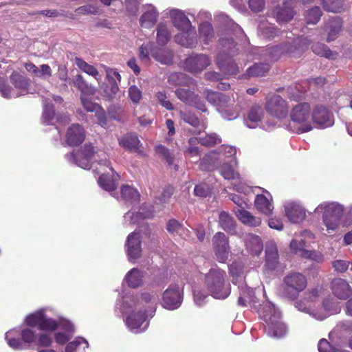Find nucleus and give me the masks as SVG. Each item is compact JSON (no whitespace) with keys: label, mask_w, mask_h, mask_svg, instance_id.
<instances>
[{"label":"nucleus","mask_w":352,"mask_h":352,"mask_svg":"<svg viewBox=\"0 0 352 352\" xmlns=\"http://www.w3.org/2000/svg\"><path fill=\"white\" fill-rule=\"evenodd\" d=\"M85 137L83 128L78 124H72L69 127L66 133V141L71 146L81 144Z\"/></svg>","instance_id":"29"},{"label":"nucleus","mask_w":352,"mask_h":352,"mask_svg":"<svg viewBox=\"0 0 352 352\" xmlns=\"http://www.w3.org/2000/svg\"><path fill=\"white\" fill-rule=\"evenodd\" d=\"M199 38L204 44H208L214 38V34L212 25L203 22L198 27Z\"/></svg>","instance_id":"45"},{"label":"nucleus","mask_w":352,"mask_h":352,"mask_svg":"<svg viewBox=\"0 0 352 352\" xmlns=\"http://www.w3.org/2000/svg\"><path fill=\"white\" fill-rule=\"evenodd\" d=\"M284 212L288 220H304L307 216V210L298 201H287L283 204Z\"/></svg>","instance_id":"21"},{"label":"nucleus","mask_w":352,"mask_h":352,"mask_svg":"<svg viewBox=\"0 0 352 352\" xmlns=\"http://www.w3.org/2000/svg\"><path fill=\"white\" fill-rule=\"evenodd\" d=\"M226 272L218 267H212L204 275L205 285L214 298L223 300L230 294V285L226 281Z\"/></svg>","instance_id":"4"},{"label":"nucleus","mask_w":352,"mask_h":352,"mask_svg":"<svg viewBox=\"0 0 352 352\" xmlns=\"http://www.w3.org/2000/svg\"><path fill=\"white\" fill-rule=\"evenodd\" d=\"M10 79L14 85L17 94H19V96L25 95L28 93V88L30 85L29 79L17 72H13L10 75Z\"/></svg>","instance_id":"36"},{"label":"nucleus","mask_w":352,"mask_h":352,"mask_svg":"<svg viewBox=\"0 0 352 352\" xmlns=\"http://www.w3.org/2000/svg\"><path fill=\"white\" fill-rule=\"evenodd\" d=\"M65 157L68 162L84 169L92 168L97 173H100V170H98L96 164L100 166V169L109 168L111 175L102 174L98 179V184L102 189L110 192L116 189L118 175L113 171L110 162L105 157L100 159V155L95 152L92 145L85 144L78 151L67 154Z\"/></svg>","instance_id":"1"},{"label":"nucleus","mask_w":352,"mask_h":352,"mask_svg":"<svg viewBox=\"0 0 352 352\" xmlns=\"http://www.w3.org/2000/svg\"><path fill=\"white\" fill-rule=\"evenodd\" d=\"M344 206L337 201H324L314 210L317 218L322 220H340L344 216Z\"/></svg>","instance_id":"12"},{"label":"nucleus","mask_w":352,"mask_h":352,"mask_svg":"<svg viewBox=\"0 0 352 352\" xmlns=\"http://www.w3.org/2000/svg\"><path fill=\"white\" fill-rule=\"evenodd\" d=\"M168 83L173 86H187L194 85V80L183 73H173L168 80Z\"/></svg>","instance_id":"43"},{"label":"nucleus","mask_w":352,"mask_h":352,"mask_svg":"<svg viewBox=\"0 0 352 352\" xmlns=\"http://www.w3.org/2000/svg\"><path fill=\"white\" fill-rule=\"evenodd\" d=\"M294 15L291 6L284 5V8L276 10V17L278 23H285L290 21Z\"/></svg>","instance_id":"56"},{"label":"nucleus","mask_w":352,"mask_h":352,"mask_svg":"<svg viewBox=\"0 0 352 352\" xmlns=\"http://www.w3.org/2000/svg\"><path fill=\"white\" fill-rule=\"evenodd\" d=\"M180 115L182 119L185 122L190 124L193 127L198 128L199 131L206 129V123L203 121L201 122L193 113L190 111H181Z\"/></svg>","instance_id":"51"},{"label":"nucleus","mask_w":352,"mask_h":352,"mask_svg":"<svg viewBox=\"0 0 352 352\" xmlns=\"http://www.w3.org/2000/svg\"><path fill=\"white\" fill-rule=\"evenodd\" d=\"M50 308L40 309L33 313L27 315L24 319V323L30 325H36L38 329L50 334L52 332L58 329L63 320L67 318L62 316L56 318L51 317L48 313L52 311Z\"/></svg>","instance_id":"5"},{"label":"nucleus","mask_w":352,"mask_h":352,"mask_svg":"<svg viewBox=\"0 0 352 352\" xmlns=\"http://www.w3.org/2000/svg\"><path fill=\"white\" fill-rule=\"evenodd\" d=\"M265 108L270 116L279 120L287 117V102L279 95L274 94L267 97Z\"/></svg>","instance_id":"15"},{"label":"nucleus","mask_w":352,"mask_h":352,"mask_svg":"<svg viewBox=\"0 0 352 352\" xmlns=\"http://www.w3.org/2000/svg\"><path fill=\"white\" fill-rule=\"evenodd\" d=\"M307 285V280L303 274L289 272L283 278L282 295L287 299L295 300L305 289Z\"/></svg>","instance_id":"9"},{"label":"nucleus","mask_w":352,"mask_h":352,"mask_svg":"<svg viewBox=\"0 0 352 352\" xmlns=\"http://www.w3.org/2000/svg\"><path fill=\"white\" fill-rule=\"evenodd\" d=\"M264 116L265 112L262 106L254 104L248 109L244 118V124L250 129H255L259 125Z\"/></svg>","instance_id":"24"},{"label":"nucleus","mask_w":352,"mask_h":352,"mask_svg":"<svg viewBox=\"0 0 352 352\" xmlns=\"http://www.w3.org/2000/svg\"><path fill=\"white\" fill-rule=\"evenodd\" d=\"M217 111L224 120H233L239 116L240 107L237 105L223 104L218 107Z\"/></svg>","instance_id":"42"},{"label":"nucleus","mask_w":352,"mask_h":352,"mask_svg":"<svg viewBox=\"0 0 352 352\" xmlns=\"http://www.w3.org/2000/svg\"><path fill=\"white\" fill-rule=\"evenodd\" d=\"M116 308L122 314H126L124 320L129 330L133 333H140L145 331L148 327L147 312L144 309H135L134 307L129 308V304H124V300H119L116 303Z\"/></svg>","instance_id":"7"},{"label":"nucleus","mask_w":352,"mask_h":352,"mask_svg":"<svg viewBox=\"0 0 352 352\" xmlns=\"http://www.w3.org/2000/svg\"><path fill=\"white\" fill-rule=\"evenodd\" d=\"M220 43L225 52L217 55V63L219 67L226 74H237L239 72L238 67L230 54V52H232V48L235 47L233 39L231 38H221Z\"/></svg>","instance_id":"10"},{"label":"nucleus","mask_w":352,"mask_h":352,"mask_svg":"<svg viewBox=\"0 0 352 352\" xmlns=\"http://www.w3.org/2000/svg\"><path fill=\"white\" fill-rule=\"evenodd\" d=\"M144 272L136 267L129 270L124 276V280L131 288H137L143 284Z\"/></svg>","instance_id":"38"},{"label":"nucleus","mask_w":352,"mask_h":352,"mask_svg":"<svg viewBox=\"0 0 352 352\" xmlns=\"http://www.w3.org/2000/svg\"><path fill=\"white\" fill-rule=\"evenodd\" d=\"M0 93L2 97L6 99L14 98L19 96L14 87H12L3 78H0Z\"/></svg>","instance_id":"57"},{"label":"nucleus","mask_w":352,"mask_h":352,"mask_svg":"<svg viewBox=\"0 0 352 352\" xmlns=\"http://www.w3.org/2000/svg\"><path fill=\"white\" fill-rule=\"evenodd\" d=\"M19 331L16 329H10L5 334V339L8 345L14 350H23L27 349L23 341L16 338Z\"/></svg>","instance_id":"44"},{"label":"nucleus","mask_w":352,"mask_h":352,"mask_svg":"<svg viewBox=\"0 0 352 352\" xmlns=\"http://www.w3.org/2000/svg\"><path fill=\"white\" fill-rule=\"evenodd\" d=\"M256 311L266 323L265 331L269 336L282 338L287 333V327L281 320L280 312L271 302L266 300Z\"/></svg>","instance_id":"3"},{"label":"nucleus","mask_w":352,"mask_h":352,"mask_svg":"<svg viewBox=\"0 0 352 352\" xmlns=\"http://www.w3.org/2000/svg\"><path fill=\"white\" fill-rule=\"evenodd\" d=\"M155 47L151 42L142 45L139 50L140 58L145 63L148 62L150 55L151 56V52Z\"/></svg>","instance_id":"63"},{"label":"nucleus","mask_w":352,"mask_h":352,"mask_svg":"<svg viewBox=\"0 0 352 352\" xmlns=\"http://www.w3.org/2000/svg\"><path fill=\"white\" fill-rule=\"evenodd\" d=\"M73 85L80 91V96H92L95 94L94 87L89 85L81 75H77L73 80Z\"/></svg>","instance_id":"47"},{"label":"nucleus","mask_w":352,"mask_h":352,"mask_svg":"<svg viewBox=\"0 0 352 352\" xmlns=\"http://www.w3.org/2000/svg\"><path fill=\"white\" fill-rule=\"evenodd\" d=\"M121 197L125 201L135 202L140 199L138 191L129 185H124L121 188Z\"/></svg>","instance_id":"53"},{"label":"nucleus","mask_w":352,"mask_h":352,"mask_svg":"<svg viewBox=\"0 0 352 352\" xmlns=\"http://www.w3.org/2000/svg\"><path fill=\"white\" fill-rule=\"evenodd\" d=\"M332 290L334 295L340 299H346L352 295V289L350 285L342 278H336L333 280Z\"/></svg>","instance_id":"32"},{"label":"nucleus","mask_w":352,"mask_h":352,"mask_svg":"<svg viewBox=\"0 0 352 352\" xmlns=\"http://www.w3.org/2000/svg\"><path fill=\"white\" fill-rule=\"evenodd\" d=\"M268 197L264 195H257L254 199V206L259 212L267 215H270L274 210L272 203V197L269 192Z\"/></svg>","instance_id":"37"},{"label":"nucleus","mask_w":352,"mask_h":352,"mask_svg":"<svg viewBox=\"0 0 352 352\" xmlns=\"http://www.w3.org/2000/svg\"><path fill=\"white\" fill-rule=\"evenodd\" d=\"M212 247L217 260L225 263L230 254V246L226 236L222 232H217L212 239Z\"/></svg>","instance_id":"16"},{"label":"nucleus","mask_w":352,"mask_h":352,"mask_svg":"<svg viewBox=\"0 0 352 352\" xmlns=\"http://www.w3.org/2000/svg\"><path fill=\"white\" fill-rule=\"evenodd\" d=\"M258 51L262 52V55L270 60H276L283 53H292L294 50L292 47L288 44H284L283 45H277L269 48H258Z\"/></svg>","instance_id":"31"},{"label":"nucleus","mask_w":352,"mask_h":352,"mask_svg":"<svg viewBox=\"0 0 352 352\" xmlns=\"http://www.w3.org/2000/svg\"><path fill=\"white\" fill-rule=\"evenodd\" d=\"M175 42L179 45L186 48H193L196 47L198 39L194 26L190 28L182 30L175 36Z\"/></svg>","instance_id":"23"},{"label":"nucleus","mask_w":352,"mask_h":352,"mask_svg":"<svg viewBox=\"0 0 352 352\" xmlns=\"http://www.w3.org/2000/svg\"><path fill=\"white\" fill-rule=\"evenodd\" d=\"M126 247L129 261L131 262L141 256V236L139 232L134 231L127 236Z\"/></svg>","instance_id":"20"},{"label":"nucleus","mask_w":352,"mask_h":352,"mask_svg":"<svg viewBox=\"0 0 352 352\" xmlns=\"http://www.w3.org/2000/svg\"><path fill=\"white\" fill-rule=\"evenodd\" d=\"M100 12V7L96 4H89L80 6L76 9V14H97Z\"/></svg>","instance_id":"62"},{"label":"nucleus","mask_w":352,"mask_h":352,"mask_svg":"<svg viewBox=\"0 0 352 352\" xmlns=\"http://www.w3.org/2000/svg\"><path fill=\"white\" fill-rule=\"evenodd\" d=\"M236 154V148L235 147L223 145L217 150L211 151L204 156L199 164L200 169L208 171L212 170L223 162L237 164Z\"/></svg>","instance_id":"6"},{"label":"nucleus","mask_w":352,"mask_h":352,"mask_svg":"<svg viewBox=\"0 0 352 352\" xmlns=\"http://www.w3.org/2000/svg\"><path fill=\"white\" fill-rule=\"evenodd\" d=\"M175 94L178 99L186 104L194 106L202 112L207 111L204 102L198 98V96L194 91L188 89L178 88L175 90Z\"/></svg>","instance_id":"19"},{"label":"nucleus","mask_w":352,"mask_h":352,"mask_svg":"<svg viewBox=\"0 0 352 352\" xmlns=\"http://www.w3.org/2000/svg\"><path fill=\"white\" fill-rule=\"evenodd\" d=\"M300 250L301 252L300 256L304 258L311 260L318 263H321L324 261L323 254L318 250H308L302 248Z\"/></svg>","instance_id":"58"},{"label":"nucleus","mask_w":352,"mask_h":352,"mask_svg":"<svg viewBox=\"0 0 352 352\" xmlns=\"http://www.w3.org/2000/svg\"><path fill=\"white\" fill-rule=\"evenodd\" d=\"M322 15L321 10L316 6L308 10L305 19L307 23L316 24L318 23Z\"/></svg>","instance_id":"64"},{"label":"nucleus","mask_w":352,"mask_h":352,"mask_svg":"<svg viewBox=\"0 0 352 352\" xmlns=\"http://www.w3.org/2000/svg\"><path fill=\"white\" fill-rule=\"evenodd\" d=\"M269 69L268 63L255 64L248 69L247 73L249 76H261L265 75Z\"/></svg>","instance_id":"59"},{"label":"nucleus","mask_w":352,"mask_h":352,"mask_svg":"<svg viewBox=\"0 0 352 352\" xmlns=\"http://www.w3.org/2000/svg\"><path fill=\"white\" fill-rule=\"evenodd\" d=\"M278 262V253L276 243L274 241H268L265 249V265L267 269L274 270Z\"/></svg>","instance_id":"30"},{"label":"nucleus","mask_w":352,"mask_h":352,"mask_svg":"<svg viewBox=\"0 0 352 352\" xmlns=\"http://www.w3.org/2000/svg\"><path fill=\"white\" fill-rule=\"evenodd\" d=\"M313 47V52L320 56H324L329 59H334L337 56V54L332 52L331 50H329L327 46L324 45H316L312 47Z\"/></svg>","instance_id":"61"},{"label":"nucleus","mask_w":352,"mask_h":352,"mask_svg":"<svg viewBox=\"0 0 352 352\" xmlns=\"http://www.w3.org/2000/svg\"><path fill=\"white\" fill-rule=\"evenodd\" d=\"M220 172L221 175L228 180H235L239 178V173L235 170L237 164L230 162L221 163Z\"/></svg>","instance_id":"48"},{"label":"nucleus","mask_w":352,"mask_h":352,"mask_svg":"<svg viewBox=\"0 0 352 352\" xmlns=\"http://www.w3.org/2000/svg\"><path fill=\"white\" fill-rule=\"evenodd\" d=\"M36 325L26 324L20 331L22 341L27 348L33 344H36L41 347H49L53 342L51 334L47 333H37L35 329Z\"/></svg>","instance_id":"11"},{"label":"nucleus","mask_w":352,"mask_h":352,"mask_svg":"<svg viewBox=\"0 0 352 352\" xmlns=\"http://www.w3.org/2000/svg\"><path fill=\"white\" fill-rule=\"evenodd\" d=\"M322 288L317 287L305 292L302 299L295 302V307L318 320H323L331 315L339 313L341 307L339 303L332 298L324 300L317 308L314 307L316 302L322 294Z\"/></svg>","instance_id":"2"},{"label":"nucleus","mask_w":352,"mask_h":352,"mask_svg":"<svg viewBox=\"0 0 352 352\" xmlns=\"http://www.w3.org/2000/svg\"><path fill=\"white\" fill-rule=\"evenodd\" d=\"M89 344L85 339L78 337L74 340L67 343L65 350V352H85Z\"/></svg>","instance_id":"49"},{"label":"nucleus","mask_w":352,"mask_h":352,"mask_svg":"<svg viewBox=\"0 0 352 352\" xmlns=\"http://www.w3.org/2000/svg\"><path fill=\"white\" fill-rule=\"evenodd\" d=\"M342 19L338 16L331 18L326 21L323 30L327 34L328 42L334 41L338 36L342 30Z\"/></svg>","instance_id":"28"},{"label":"nucleus","mask_w":352,"mask_h":352,"mask_svg":"<svg viewBox=\"0 0 352 352\" xmlns=\"http://www.w3.org/2000/svg\"><path fill=\"white\" fill-rule=\"evenodd\" d=\"M258 30L260 34L266 38H274L277 35L278 30L274 25L265 21L264 19L259 22L258 25Z\"/></svg>","instance_id":"50"},{"label":"nucleus","mask_w":352,"mask_h":352,"mask_svg":"<svg viewBox=\"0 0 352 352\" xmlns=\"http://www.w3.org/2000/svg\"><path fill=\"white\" fill-rule=\"evenodd\" d=\"M239 297L238 299V305L241 306H247L250 305L256 308L255 306V296L254 292L252 288L247 287V285L242 283L239 285Z\"/></svg>","instance_id":"35"},{"label":"nucleus","mask_w":352,"mask_h":352,"mask_svg":"<svg viewBox=\"0 0 352 352\" xmlns=\"http://www.w3.org/2000/svg\"><path fill=\"white\" fill-rule=\"evenodd\" d=\"M166 14L168 15L171 19L172 23L179 31L186 28H190L191 21L185 14L184 12L175 8L167 9Z\"/></svg>","instance_id":"25"},{"label":"nucleus","mask_w":352,"mask_h":352,"mask_svg":"<svg viewBox=\"0 0 352 352\" xmlns=\"http://www.w3.org/2000/svg\"><path fill=\"white\" fill-rule=\"evenodd\" d=\"M230 274L232 277V283L234 284L241 285L244 278V267L240 262H233L229 266Z\"/></svg>","instance_id":"46"},{"label":"nucleus","mask_w":352,"mask_h":352,"mask_svg":"<svg viewBox=\"0 0 352 352\" xmlns=\"http://www.w3.org/2000/svg\"><path fill=\"white\" fill-rule=\"evenodd\" d=\"M124 304H129V308L138 309H146V312L148 309H153L156 305L157 301V294L155 292H144L141 294L140 296H124Z\"/></svg>","instance_id":"13"},{"label":"nucleus","mask_w":352,"mask_h":352,"mask_svg":"<svg viewBox=\"0 0 352 352\" xmlns=\"http://www.w3.org/2000/svg\"><path fill=\"white\" fill-rule=\"evenodd\" d=\"M311 122L321 129L331 126L334 124V118L325 107L322 106H316L311 113Z\"/></svg>","instance_id":"18"},{"label":"nucleus","mask_w":352,"mask_h":352,"mask_svg":"<svg viewBox=\"0 0 352 352\" xmlns=\"http://www.w3.org/2000/svg\"><path fill=\"white\" fill-rule=\"evenodd\" d=\"M246 250L252 256H258L263 251V241L258 236L248 234L245 239Z\"/></svg>","instance_id":"33"},{"label":"nucleus","mask_w":352,"mask_h":352,"mask_svg":"<svg viewBox=\"0 0 352 352\" xmlns=\"http://www.w3.org/2000/svg\"><path fill=\"white\" fill-rule=\"evenodd\" d=\"M155 212V211L154 210L153 206H144L140 208L137 214H135L133 212H129L126 213L124 215V219L131 220H143L146 219H152L155 217L154 214Z\"/></svg>","instance_id":"40"},{"label":"nucleus","mask_w":352,"mask_h":352,"mask_svg":"<svg viewBox=\"0 0 352 352\" xmlns=\"http://www.w3.org/2000/svg\"><path fill=\"white\" fill-rule=\"evenodd\" d=\"M75 63L78 68L83 72L93 76L98 81L100 80V76L98 70L92 65H89L81 58H76Z\"/></svg>","instance_id":"54"},{"label":"nucleus","mask_w":352,"mask_h":352,"mask_svg":"<svg viewBox=\"0 0 352 352\" xmlns=\"http://www.w3.org/2000/svg\"><path fill=\"white\" fill-rule=\"evenodd\" d=\"M210 64V60L205 54L190 56L186 59L185 67L191 73H199Z\"/></svg>","instance_id":"22"},{"label":"nucleus","mask_w":352,"mask_h":352,"mask_svg":"<svg viewBox=\"0 0 352 352\" xmlns=\"http://www.w3.org/2000/svg\"><path fill=\"white\" fill-rule=\"evenodd\" d=\"M159 16V11L153 5H144L139 19L140 26L143 29L153 28L156 25Z\"/></svg>","instance_id":"17"},{"label":"nucleus","mask_w":352,"mask_h":352,"mask_svg":"<svg viewBox=\"0 0 352 352\" xmlns=\"http://www.w3.org/2000/svg\"><path fill=\"white\" fill-rule=\"evenodd\" d=\"M230 199L239 206V208L235 210V214L239 220H253L251 213L244 209L250 203L246 196L232 194Z\"/></svg>","instance_id":"27"},{"label":"nucleus","mask_w":352,"mask_h":352,"mask_svg":"<svg viewBox=\"0 0 352 352\" xmlns=\"http://www.w3.org/2000/svg\"><path fill=\"white\" fill-rule=\"evenodd\" d=\"M156 43L158 45L164 46L170 40L172 36L171 26L167 22H160L157 25Z\"/></svg>","instance_id":"34"},{"label":"nucleus","mask_w":352,"mask_h":352,"mask_svg":"<svg viewBox=\"0 0 352 352\" xmlns=\"http://www.w3.org/2000/svg\"><path fill=\"white\" fill-rule=\"evenodd\" d=\"M151 56L162 64L168 65L172 63L173 52L167 47H155L151 52Z\"/></svg>","instance_id":"39"},{"label":"nucleus","mask_w":352,"mask_h":352,"mask_svg":"<svg viewBox=\"0 0 352 352\" xmlns=\"http://www.w3.org/2000/svg\"><path fill=\"white\" fill-rule=\"evenodd\" d=\"M312 109L308 102H301L294 105L289 113L290 130L302 133L311 131L314 128L311 122Z\"/></svg>","instance_id":"8"},{"label":"nucleus","mask_w":352,"mask_h":352,"mask_svg":"<svg viewBox=\"0 0 352 352\" xmlns=\"http://www.w3.org/2000/svg\"><path fill=\"white\" fill-rule=\"evenodd\" d=\"M74 335V325L67 319L63 320L58 329L54 331V338L58 345H64L67 343Z\"/></svg>","instance_id":"26"},{"label":"nucleus","mask_w":352,"mask_h":352,"mask_svg":"<svg viewBox=\"0 0 352 352\" xmlns=\"http://www.w3.org/2000/svg\"><path fill=\"white\" fill-rule=\"evenodd\" d=\"M322 3L324 9L329 12H339L346 8L343 0H322Z\"/></svg>","instance_id":"55"},{"label":"nucleus","mask_w":352,"mask_h":352,"mask_svg":"<svg viewBox=\"0 0 352 352\" xmlns=\"http://www.w3.org/2000/svg\"><path fill=\"white\" fill-rule=\"evenodd\" d=\"M204 94L208 102L216 107L217 111L219 107H220L222 104L228 103L230 100L229 97L225 94L208 89L205 91Z\"/></svg>","instance_id":"41"},{"label":"nucleus","mask_w":352,"mask_h":352,"mask_svg":"<svg viewBox=\"0 0 352 352\" xmlns=\"http://www.w3.org/2000/svg\"><path fill=\"white\" fill-rule=\"evenodd\" d=\"M183 301V292L177 284H171L163 292L161 305L168 310L178 309Z\"/></svg>","instance_id":"14"},{"label":"nucleus","mask_w":352,"mask_h":352,"mask_svg":"<svg viewBox=\"0 0 352 352\" xmlns=\"http://www.w3.org/2000/svg\"><path fill=\"white\" fill-rule=\"evenodd\" d=\"M121 146L129 150H136L140 144L138 138L133 134H126L119 140Z\"/></svg>","instance_id":"52"},{"label":"nucleus","mask_w":352,"mask_h":352,"mask_svg":"<svg viewBox=\"0 0 352 352\" xmlns=\"http://www.w3.org/2000/svg\"><path fill=\"white\" fill-rule=\"evenodd\" d=\"M142 0H124L123 6L130 16L137 15Z\"/></svg>","instance_id":"60"}]
</instances>
